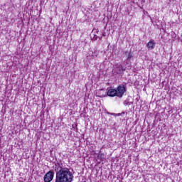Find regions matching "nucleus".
Instances as JSON below:
<instances>
[{"label":"nucleus","instance_id":"11","mask_svg":"<svg viewBox=\"0 0 182 182\" xmlns=\"http://www.w3.org/2000/svg\"><path fill=\"white\" fill-rule=\"evenodd\" d=\"M102 156H105V154H100L99 155H98V157H100V159L102 160Z\"/></svg>","mask_w":182,"mask_h":182},{"label":"nucleus","instance_id":"3","mask_svg":"<svg viewBox=\"0 0 182 182\" xmlns=\"http://www.w3.org/2000/svg\"><path fill=\"white\" fill-rule=\"evenodd\" d=\"M53 177H55V172L50 171L44 176L43 180L45 182H50L53 180Z\"/></svg>","mask_w":182,"mask_h":182},{"label":"nucleus","instance_id":"12","mask_svg":"<svg viewBox=\"0 0 182 182\" xmlns=\"http://www.w3.org/2000/svg\"><path fill=\"white\" fill-rule=\"evenodd\" d=\"M89 55H91V56H93V51H90Z\"/></svg>","mask_w":182,"mask_h":182},{"label":"nucleus","instance_id":"13","mask_svg":"<svg viewBox=\"0 0 182 182\" xmlns=\"http://www.w3.org/2000/svg\"><path fill=\"white\" fill-rule=\"evenodd\" d=\"M121 114H124V112H122Z\"/></svg>","mask_w":182,"mask_h":182},{"label":"nucleus","instance_id":"10","mask_svg":"<svg viewBox=\"0 0 182 182\" xmlns=\"http://www.w3.org/2000/svg\"><path fill=\"white\" fill-rule=\"evenodd\" d=\"M124 105H125V106H127V105H129V102L128 101H124Z\"/></svg>","mask_w":182,"mask_h":182},{"label":"nucleus","instance_id":"9","mask_svg":"<svg viewBox=\"0 0 182 182\" xmlns=\"http://www.w3.org/2000/svg\"><path fill=\"white\" fill-rule=\"evenodd\" d=\"M109 114H112V116H122V113H118V114L111 113Z\"/></svg>","mask_w":182,"mask_h":182},{"label":"nucleus","instance_id":"4","mask_svg":"<svg viewBox=\"0 0 182 182\" xmlns=\"http://www.w3.org/2000/svg\"><path fill=\"white\" fill-rule=\"evenodd\" d=\"M124 70H126V68H123V65H122V64H117L116 65L115 72L118 75H122V73H124Z\"/></svg>","mask_w":182,"mask_h":182},{"label":"nucleus","instance_id":"5","mask_svg":"<svg viewBox=\"0 0 182 182\" xmlns=\"http://www.w3.org/2000/svg\"><path fill=\"white\" fill-rule=\"evenodd\" d=\"M107 95L110 97H114V96L117 97V91L114 88H110L107 90Z\"/></svg>","mask_w":182,"mask_h":182},{"label":"nucleus","instance_id":"8","mask_svg":"<svg viewBox=\"0 0 182 182\" xmlns=\"http://www.w3.org/2000/svg\"><path fill=\"white\" fill-rule=\"evenodd\" d=\"M91 38L92 41H97V39H99L100 41H102V38L97 36V35H93V36Z\"/></svg>","mask_w":182,"mask_h":182},{"label":"nucleus","instance_id":"7","mask_svg":"<svg viewBox=\"0 0 182 182\" xmlns=\"http://www.w3.org/2000/svg\"><path fill=\"white\" fill-rule=\"evenodd\" d=\"M123 55H124V56H125L127 58V60H130V59H132V58H133L132 53L129 52V51H125L123 53Z\"/></svg>","mask_w":182,"mask_h":182},{"label":"nucleus","instance_id":"2","mask_svg":"<svg viewBox=\"0 0 182 182\" xmlns=\"http://www.w3.org/2000/svg\"><path fill=\"white\" fill-rule=\"evenodd\" d=\"M116 90L117 97H119V99H122V97H123V96L124 95V93L127 92V87H126V85L121 84L117 87Z\"/></svg>","mask_w":182,"mask_h":182},{"label":"nucleus","instance_id":"1","mask_svg":"<svg viewBox=\"0 0 182 182\" xmlns=\"http://www.w3.org/2000/svg\"><path fill=\"white\" fill-rule=\"evenodd\" d=\"M56 173L55 182H73V173L68 168L63 167L62 164H56L54 166Z\"/></svg>","mask_w":182,"mask_h":182},{"label":"nucleus","instance_id":"6","mask_svg":"<svg viewBox=\"0 0 182 182\" xmlns=\"http://www.w3.org/2000/svg\"><path fill=\"white\" fill-rule=\"evenodd\" d=\"M156 46V43L154 42V40H151L146 45V47L150 50H153Z\"/></svg>","mask_w":182,"mask_h":182}]
</instances>
